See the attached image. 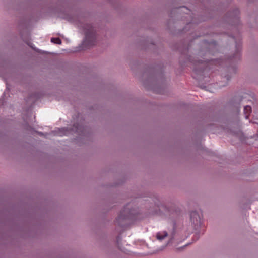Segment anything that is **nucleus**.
Wrapping results in <instances>:
<instances>
[{"mask_svg": "<svg viewBox=\"0 0 258 258\" xmlns=\"http://www.w3.org/2000/svg\"><path fill=\"white\" fill-rule=\"evenodd\" d=\"M251 112V108L250 106H246L244 108V112L245 115V118L248 119L250 113Z\"/></svg>", "mask_w": 258, "mask_h": 258, "instance_id": "4", "label": "nucleus"}, {"mask_svg": "<svg viewBox=\"0 0 258 258\" xmlns=\"http://www.w3.org/2000/svg\"><path fill=\"white\" fill-rule=\"evenodd\" d=\"M190 218L191 221L195 224H198L200 221V217L197 212L194 211L190 214Z\"/></svg>", "mask_w": 258, "mask_h": 258, "instance_id": "3", "label": "nucleus"}, {"mask_svg": "<svg viewBox=\"0 0 258 258\" xmlns=\"http://www.w3.org/2000/svg\"><path fill=\"white\" fill-rule=\"evenodd\" d=\"M85 32L84 43L88 47L94 45L96 42V34L92 26L86 24L83 26Z\"/></svg>", "mask_w": 258, "mask_h": 258, "instance_id": "1", "label": "nucleus"}, {"mask_svg": "<svg viewBox=\"0 0 258 258\" xmlns=\"http://www.w3.org/2000/svg\"><path fill=\"white\" fill-rule=\"evenodd\" d=\"M167 233L166 231L162 232H158L157 234L156 237L158 240H161L167 236Z\"/></svg>", "mask_w": 258, "mask_h": 258, "instance_id": "5", "label": "nucleus"}, {"mask_svg": "<svg viewBox=\"0 0 258 258\" xmlns=\"http://www.w3.org/2000/svg\"><path fill=\"white\" fill-rule=\"evenodd\" d=\"M51 41L56 44H60L61 43V41L59 38H52Z\"/></svg>", "mask_w": 258, "mask_h": 258, "instance_id": "6", "label": "nucleus"}, {"mask_svg": "<svg viewBox=\"0 0 258 258\" xmlns=\"http://www.w3.org/2000/svg\"><path fill=\"white\" fill-rule=\"evenodd\" d=\"M194 71H195V72H196V73H198V72H199V71H198V70H197V69H194Z\"/></svg>", "mask_w": 258, "mask_h": 258, "instance_id": "8", "label": "nucleus"}, {"mask_svg": "<svg viewBox=\"0 0 258 258\" xmlns=\"http://www.w3.org/2000/svg\"><path fill=\"white\" fill-rule=\"evenodd\" d=\"M126 207L121 212L120 214L118 217L119 219H126L130 217V215L133 213L131 210H128Z\"/></svg>", "mask_w": 258, "mask_h": 258, "instance_id": "2", "label": "nucleus"}, {"mask_svg": "<svg viewBox=\"0 0 258 258\" xmlns=\"http://www.w3.org/2000/svg\"><path fill=\"white\" fill-rule=\"evenodd\" d=\"M199 72H203V71L202 70H200Z\"/></svg>", "mask_w": 258, "mask_h": 258, "instance_id": "9", "label": "nucleus"}, {"mask_svg": "<svg viewBox=\"0 0 258 258\" xmlns=\"http://www.w3.org/2000/svg\"><path fill=\"white\" fill-rule=\"evenodd\" d=\"M120 239V237H117V243L118 244L119 243V240Z\"/></svg>", "mask_w": 258, "mask_h": 258, "instance_id": "7", "label": "nucleus"}]
</instances>
